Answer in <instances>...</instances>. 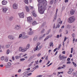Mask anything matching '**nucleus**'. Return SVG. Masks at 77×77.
Segmentation results:
<instances>
[{
  "instance_id": "obj_37",
  "label": "nucleus",
  "mask_w": 77,
  "mask_h": 77,
  "mask_svg": "<svg viewBox=\"0 0 77 77\" xmlns=\"http://www.w3.org/2000/svg\"><path fill=\"white\" fill-rule=\"evenodd\" d=\"M11 59L13 60H15V57L14 56L12 57Z\"/></svg>"
},
{
  "instance_id": "obj_2",
  "label": "nucleus",
  "mask_w": 77,
  "mask_h": 77,
  "mask_svg": "<svg viewBox=\"0 0 77 77\" xmlns=\"http://www.w3.org/2000/svg\"><path fill=\"white\" fill-rule=\"evenodd\" d=\"M75 17L73 16H72L68 19L67 21L69 23H72L75 21Z\"/></svg>"
},
{
  "instance_id": "obj_42",
  "label": "nucleus",
  "mask_w": 77,
  "mask_h": 77,
  "mask_svg": "<svg viewBox=\"0 0 77 77\" xmlns=\"http://www.w3.org/2000/svg\"><path fill=\"white\" fill-rule=\"evenodd\" d=\"M33 62H34V61L32 62V63H31V64L29 65V66H32V63H33Z\"/></svg>"
},
{
  "instance_id": "obj_50",
  "label": "nucleus",
  "mask_w": 77,
  "mask_h": 77,
  "mask_svg": "<svg viewBox=\"0 0 77 77\" xmlns=\"http://www.w3.org/2000/svg\"><path fill=\"white\" fill-rule=\"evenodd\" d=\"M72 36L73 37V38H74V36H75V34H74V33H73L72 34Z\"/></svg>"
},
{
  "instance_id": "obj_40",
  "label": "nucleus",
  "mask_w": 77,
  "mask_h": 77,
  "mask_svg": "<svg viewBox=\"0 0 77 77\" xmlns=\"http://www.w3.org/2000/svg\"><path fill=\"white\" fill-rule=\"evenodd\" d=\"M35 63H36V64L38 65V64L39 63V61H38V60H37V61H35Z\"/></svg>"
},
{
  "instance_id": "obj_11",
  "label": "nucleus",
  "mask_w": 77,
  "mask_h": 77,
  "mask_svg": "<svg viewBox=\"0 0 77 77\" xmlns=\"http://www.w3.org/2000/svg\"><path fill=\"white\" fill-rule=\"evenodd\" d=\"M58 11V9H57L56 12L55 13V14H56L55 16V18H54V20H56V19L57 18V11Z\"/></svg>"
},
{
  "instance_id": "obj_64",
  "label": "nucleus",
  "mask_w": 77,
  "mask_h": 77,
  "mask_svg": "<svg viewBox=\"0 0 77 77\" xmlns=\"http://www.w3.org/2000/svg\"><path fill=\"white\" fill-rule=\"evenodd\" d=\"M45 60H47L48 59V56L46 57L45 58Z\"/></svg>"
},
{
  "instance_id": "obj_58",
  "label": "nucleus",
  "mask_w": 77,
  "mask_h": 77,
  "mask_svg": "<svg viewBox=\"0 0 77 77\" xmlns=\"http://www.w3.org/2000/svg\"><path fill=\"white\" fill-rule=\"evenodd\" d=\"M70 58H67V61H69V60H70Z\"/></svg>"
},
{
  "instance_id": "obj_9",
  "label": "nucleus",
  "mask_w": 77,
  "mask_h": 77,
  "mask_svg": "<svg viewBox=\"0 0 77 77\" xmlns=\"http://www.w3.org/2000/svg\"><path fill=\"white\" fill-rule=\"evenodd\" d=\"M67 57H65L64 56H62L60 57V60H63V59H66Z\"/></svg>"
},
{
  "instance_id": "obj_61",
  "label": "nucleus",
  "mask_w": 77,
  "mask_h": 77,
  "mask_svg": "<svg viewBox=\"0 0 77 77\" xmlns=\"http://www.w3.org/2000/svg\"><path fill=\"white\" fill-rule=\"evenodd\" d=\"M65 3H66V2H68V0H65Z\"/></svg>"
},
{
  "instance_id": "obj_19",
  "label": "nucleus",
  "mask_w": 77,
  "mask_h": 77,
  "mask_svg": "<svg viewBox=\"0 0 77 77\" xmlns=\"http://www.w3.org/2000/svg\"><path fill=\"white\" fill-rule=\"evenodd\" d=\"M24 2L26 4H28L29 3V1L28 0H24Z\"/></svg>"
},
{
  "instance_id": "obj_12",
  "label": "nucleus",
  "mask_w": 77,
  "mask_h": 77,
  "mask_svg": "<svg viewBox=\"0 0 77 77\" xmlns=\"http://www.w3.org/2000/svg\"><path fill=\"white\" fill-rule=\"evenodd\" d=\"M38 24L35 21H33L32 22V25L33 26H35V25H36V24Z\"/></svg>"
},
{
  "instance_id": "obj_60",
  "label": "nucleus",
  "mask_w": 77,
  "mask_h": 77,
  "mask_svg": "<svg viewBox=\"0 0 77 77\" xmlns=\"http://www.w3.org/2000/svg\"><path fill=\"white\" fill-rule=\"evenodd\" d=\"M58 52V51H57L55 53V55H57V53Z\"/></svg>"
},
{
  "instance_id": "obj_5",
  "label": "nucleus",
  "mask_w": 77,
  "mask_h": 77,
  "mask_svg": "<svg viewBox=\"0 0 77 77\" xmlns=\"http://www.w3.org/2000/svg\"><path fill=\"white\" fill-rule=\"evenodd\" d=\"M32 14L33 16L35 17H37V15H36V13L35 11H32Z\"/></svg>"
},
{
  "instance_id": "obj_52",
  "label": "nucleus",
  "mask_w": 77,
  "mask_h": 77,
  "mask_svg": "<svg viewBox=\"0 0 77 77\" xmlns=\"http://www.w3.org/2000/svg\"><path fill=\"white\" fill-rule=\"evenodd\" d=\"M61 47V45H60L57 48H60Z\"/></svg>"
},
{
  "instance_id": "obj_15",
  "label": "nucleus",
  "mask_w": 77,
  "mask_h": 77,
  "mask_svg": "<svg viewBox=\"0 0 77 77\" xmlns=\"http://www.w3.org/2000/svg\"><path fill=\"white\" fill-rule=\"evenodd\" d=\"M58 21H60V22H59V24H62V21H61V20L60 19V18H59L58 19Z\"/></svg>"
},
{
  "instance_id": "obj_45",
  "label": "nucleus",
  "mask_w": 77,
  "mask_h": 77,
  "mask_svg": "<svg viewBox=\"0 0 77 77\" xmlns=\"http://www.w3.org/2000/svg\"><path fill=\"white\" fill-rule=\"evenodd\" d=\"M21 37H22V34H20L19 35V38H21Z\"/></svg>"
},
{
  "instance_id": "obj_10",
  "label": "nucleus",
  "mask_w": 77,
  "mask_h": 77,
  "mask_svg": "<svg viewBox=\"0 0 77 77\" xmlns=\"http://www.w3.org/2000/svg\"><path fill=\"white\" fill-rule=\"evenodd\" d=\"M25 9L26 10V12H29L30 11V9H29V7H27V6L25 7Z\"/></svg>"
},
{
  "instance_id": "obj_30",
  "label": "nucleus",
  "mask_w": 77,
  "mask_h": 77,
  "mask_svg": "<svg viewBox=\"0 0 77 77\" xmlns=\"http://www.w3.org/2000/svg\"><path fill=\"white\" fill-rule=\"evenodd\" d=\"M4 59H5V57H4L2 56L1 57V60H3Z\"/></svg>"
},
{
  "instance_id": "obj_21",
  "label": "nucleus",
  "mask_w": 77,
  "mask_h": 77,
  "mask_svg": "<svg viewBox=\"0 0 77 77\" xmlns=\"http://www.w3.org/2000/svg\"><path fill=\"white\" fill-rule=\"evenodd\" d=\"M53 2H54V0H51L50 2V5H52Z\"/></svg>"
},
{
  "instance_id": "obj_31",
  "label": "nucleus",
  "mask_w": 77,
  "mask_h": 77,
  "mask_svg": "<svg viewBox=\"0 0 77 77\" xmlns=\"http://www.w3.org/2000/svg\"><path fill=\"white\" fill-rule=\"evenodd\" d=\"M28 36H23L22 38L23 39H24V38H27Z\"/></svg>"
},
{
  "instance_id": "obj_59",
  "label": "nucleus",
  "mask_w": 77,
  "mask_h": 77,
  "mask_svg": "<svg viewBox=\"0 0 77 77\" xmlns=\"http://www.w3.org/2000/svg\"><path fill=\"white\" fill-rule=\"evenodd\" d=\"M50 61H48V62L47 63V64H46V65H48V64L50 63Z\"/></svg>"
},
{
  "instance_id": "obj_17",
  "label": "nucleus",
  "mask_w": 77,
  "mask_h": 77,
  "mask_svg": "<svg viewBox=\"0 0 77 77\" xmlns=\"http://www.w3.org/2000/svg\"><path fill=\"white\" fill-rule=\"evenodd\" d=\"M6 58L4 60L5 62H7L8 61V57H5Z\"/></svg>"
},
{
  "instance_id": "obj_7",
  "label": "nucleus",
  "mask_w": 77,
  "mask_h": 77,
  "mask_svg": "<svg viewBox=\"0 0 77 77\" xmlns=\"http://www.w3.org/2000/svg\"><path fill=\"white\" fill-rule=\"evenodd\" d=\"M7 3H8V2L6 1L5 0H3L2 2V5H6V4H7Z\"/></svg>"
},
{
  "instance_id": "obj_8",
  "label": "nucleus",
  "mask_w": 77,
  "mask_h": 77,
  "mask_svg": "<svg viewBox=\"0 0 77 77\" xmlns=\"http://www.w3.org/2000/svg\"><path fill=\"white\" fill-rule=\"evenodd\" d=\"M3 10V12H5H5H6V11L8 10V9L6 8H2Z\"/></svg>"
},
{
  "instance_id": "obj_4",
  "label": "nucleus",
  "mask_w": 77,
  "mask_h": 77,
  "mask_svg": "<svg viewBox=\"0 0 77 77\" xmlns=\"http://www.w3.org/2000/svg\"><path fill=\"white\" fill-rule=\"evenodd\" d=\"M27 20L28 22H31V21H33V19L32 17H27Z\"/></svg>"
},
{
  "instance_id": "obj_54",
  "label": "nucleus",
  "mask_w": 77,
  "mask_h": 77,
  "mask_svg": "<svg viewBox=\"0 0 77 77\" xmlns=\"http://www.w3.org/2000/svg\"><path fill=\"white\" fill-rule=\"evenodd\" d=\"M21 69H19L18 70V72H21Z\"/></svg>"
},
{
  "instance_id": "obj_55",
  "label": "nucleus",
  "mask_w": 77,
  "mask_h": 77,
  "mask_svg": "<svg viewBox=\"0 0 77 77\" xmlns=\"http://www.w3.org/2000/svg\"><path fill=\"white\" fill-rule=\"evenodd\" d=\"M41 54L39 53V54H38L37 56H38V57H39V56H41Z\"/></svg>"
},
{
  "instance_id": "obj_3",
  "label": "nucleus",
  "mask_w": 77,
  "mask_h": 77,
  "mask_svg": "<svg viewBox=\"0 0 77 77\" xmlns=\"http://www.w3.org/2000/svg\"><path fill=\"white\" fill-rule=\"evenodd\" d=\"M18 15L20 18H24V13L23 12L19 13Z\"/></svg>"
},
{
  "instance_id": "obj_23",
  "label": "nucleus",
  "mask_w": 77,
  "mask_h": 77,
  "mask_svg": "<svg viewBox=\"0 0 77 77\" xmlns=\"http://www.w3.org/2000/svg\"><path fill=\"white\" fill-rule=\"evenodd\" d=\"M50 47H53V42H50Z\"/></svg>"
},
{
  "instance_id": "obj_1",
  "label": "nucleus",
  "mask_w": 77,
  "mask_h": 77,
  "mask_svg": "<svg viewBox=\"0 0 77 77\" xmlns=\"http://www.w3.org/2000/svg\"><path fill=\"white\" fill-rule=\"evenodd\" d=\"M38 1L39 3L38 4V12L42 14L47 8V2L46 0H38Z\"/></svg>"
},
{
  "instance_id": "obj_16",
  "label": "nucleus",
  "mask_w": 77,
  "mask_h": 77,
  "mask_svg": "<svg viewBox=\"0 0 77 77\" xmlns=\"http://www.w3.org/2000/svg\"><path fill=\"white\" fill-rule=\"evenodd\" d=\"M8 37L10 39H14V37L12 35H9Z\"/></svg>"
},
{
  "instance_id": "obj_26",
  "label": "nucleus",
  "mask_w": 77,
  "mask_h": 77,
  "mask_svg": "<svg viewBox=\"0 0 77 77\" xmlns=\"http://www.w3.org/2000/svg\"><path fill=\"white\" fill-rule=\"evenodd\" d=\"M51 31V29H49L48 31V32H46V35H48L49 34V33H50V32Z\"/></svg>"
},
{
  "instance_id": "obj_48",
  "label": "nucleus",
  "mask_w": 77,
  "mask_h": 77,
  "mask_svg": "<svg viewBox=\"0 0 77 77\" xmlns=\"http://www.w3.org/2000/svg\"><path fill=\"white\" fill-rule=\"evenodd\" d=\"M57 49L55 48L54 50V51L55 52L56 50H57ZM57 50H59V48H57Z\"/></svg>"
},
{
  "instance_id": "obj_33",
  "label": "nucleus",
  "mask_w": 77,
  "mask_h": 77,
  "mask_svg": "<svg viewBox=\"0 0 77 77\" xmlns=\"http://www.w3.org/2000/svg\"><path fill=\"white\" fill-rule=\"evenodd\" d=\"M10 52V51H9V50H8L7 51V54H9Z\"/></svg>"
},
{
  "instance_id": "obj_14",
  "label": "nucleus",
  "mask_w": 77,
  "mask_h": 77,
  "mask_svg": "<svg viewBox=\"0 0 77 77\" xmlns=\"http://www.w3.org/2000/svg\"><path fill=\"white\" fill-rule=\"evenodd\" d=\"M45 34H44L43 35H41L39 38V39H41V38H42L43 37H45Z\"/></svg>"
},
{
  "instance_id": "obj_28",
  "label": "nucleus",
  "mask_w": 77,
  "mask_h": 77,
  "mask_svg": "<svg viewBox=\"0 0 77 77\" xmlns=\"http://www.w3.org/2000/svg\"><path fill=\"white\" fill-rule=\"evenodd\" d=\"M72 63L73 64V65L74 66H75V67H76V66H77V65H76V64L74 62L72 61Z\"/></svg>"
},
{
  "instance_id": "obj_25",
  "label": "nucleus",
  "mask_w": 77,
  "mask_h": 77,
  "mask_svg": "<svg viewBox=\"0 0 77 77\" xmlns=\"http://www.w3.org/2000/svg\"><path fill=\"white\" fill-rule=\"evenodd\" d=\"M37 38H38V36H35L34 37V38L33 39L34 41H36V39H37Z\"/></svg>"
},
{
  "instance_id": "obj_35",
  "label": "nucleus",
  "mask_w": 77,
  "mask_h": 77,
  "mask_svg": "<svg viewBox=\"0 0 77 77\" xmlns=\"http://www.w3.org/2000/svg\"><path fill=\"white\" fill-rule=\"evenodd\" d=\"M30 47V45L29 44H28L26 46V48H29Z\"/></svg>"
},
{
  "instance_id": "obj_46",
  "label": "nucleus",
  "mask_w": 77,
  "mask_h": 77,
  "mask_svg": "<svg viewBox=\"0 0 77 77\" xmlns=\"http://www.w3.org/2000/svg\"><path fill=\"white\" fill-rule=\"evenodd\" d=\"M71 72H72L70 71L69 70V71L68 72V74H71Z\"/></svg>"
},
{
  "instance_id": "obj_36",
  "label": "nucleus",
  "mask_w": 77,
  "mask_h": 77,
  "mask_svg": "<svg viewBox=\"0 0 77 77\" xmlns=\"http://www.w3.org/2000/svg\"><path fill=\"white\" fill-rule=\"evenodd\" d=\"M25 60V58H22L20 59V61H21L22 62L24 61V60Z\"/></svg>"
},
{
  "instance_id": "obj_57",
  "label": "nucleus",
  "mask_w": 77,
  "mask_h": 77,
  "mask_svg": "<svg viewBox=\"0 0 77 77\" xmlns=\"http://www.w3.org/2000/svg\"><path fill=\"white\" fill-rule=\"evenodd\" d=\"M62 69V67H61L60 66L57 68V69Z\"/></svg>"
},
{
  "instance_id": "obj_53",
  "label": "nucleus",
  "mask_w": 77,
  "mask_h": 77,
  "mask_svg": "<svg viewBox=\"0 0 77 77\" xmlns=\"http://www.w3.org/2000/svg\"><path fill=\"white\" fill-rule=\"evenodd\" d=\"M38 50V48H34V51H36Z\"/></svg>"
},
{
  "instance_id": "obj_44",
  "label": "nucleus",
  "mask_w": 77,
  "mask_h": 77,
  "mask_svg": "<svg viewBox=\"0 0 77 77\" xmlns=\"http://www.w3.org/2000/svg\"><path fill=\"white\" fill-rule=\"evenodd\" d=\"M60 27V25L59 24H58L57 25V26L55 27V29H57V27L59 28Z\"/></svg>"
},
{
  "instance_id": "obj_34",
  "label": "nucleus",
  "mask_w": 77,
  "mask_h": 77,
  "mask_svg": "<svg viewBox=\"0 0 77 77\" xmlns=\"http://www.w3.org/2000/svg\"><path fill=\"white\" fill-rule=\"evenodd\" d=\"M20 56H16L15 57V59H19V58H20Z\"/></svg>"
},
{
  "instance_id": "obj_63",
  "label": "nucleus",
  "mask_w": 77,
  "mask_h": 77,
  "mask_svg": "<svg viewBox=\"0 0 77 77\" xmlns=\"http://www.w3.org/2000/svg\"><path fill=\"white\" fill-rule=\"evenodd\" d=\"M62 53H63V54H65V51H63Z\"/></svg>"
},
{
  "instance_id": "obj_43",
  "label": "nucleus",
  "mask_w": 77,
  "mask_h": 77,
  "mask_svg": "<svg viewBox=\"0 0 77 77\" xmlns=\"http://www.w3.org/2000/svg\"><path fill=\"white\" fill-rule=\"evenodd\" d=\"M6 48H9V45H6Z\"/></svg>"
},
{
  "instance_id": "obj_18",
  "label": "nucleus",
  "mask_w": 77,
  "mask_h": 77,
  "mask_svg": "<svg viewBox=\"0 0 77 77\" xmlns=\"http://www.w3.org/2000/svg\"><path fill=\"white\" fill-rule=\"evenodd\" d=\"M51 37V35L50 36H48L47 37H46L45 39L44 40V41H46V40H47V39H48V38H50Z\"/></svg>"
},
{
  "instance_id": "obj_62",
  "label": "nucleus",
  "mask_w": 77,
  "mask_h": 77,
  "mask_svg": "<svg viewBox=\"0 0 77 77\" xmlns=\"http://www.w3.org/2000/svg\"><path fill=\"white\" fill-rule=\"evenodd\" d=\"M70 57H72V54H70L69 56Z\"/></svg>"
},
{
  "instance_id": "obj_39",
  "label": "nucleus",
  "mask_w": 77,
  "mask_h": 77,
  "mask_svg": "<svg viewBox=\"0 0 77 77\" xmlns=\"http://www.w3.org/2000/svg\"><path fill=\"white\" fill-rule=\"evenodd\" d=\"M71 72H72L73 71V69H70L69 70Z\"/></svg>"
},
{
  "instance_id": "obj_24",
  "label": "nucleus",
  "mask_w": 77,
  "mask_h": 77,
  "mask_svg": "<svg viewBox=\"0 0 77 77\" xmlns=\"http://www.w3.org/2000/svg\"><path fill=\"white\" fill-rule=\"evenodd\" d=\"M44 31H45V29H43L41 30V33H43L44 32Z\"/></svg>"
},
{
  "instance_id": "obj_6",
  "label": "nucleus",
  "mask_w": 77,
  "mask_h": 77,
  "mask_svg": "<svg viewBox=\"0 0 77 77\" xmlns=\"http://www.w3.org/2000/svg\"><path fill=\"white\" fill-rule=\"evenodd\" d=\"M13 9H17L18 8V5L16 4H14L13 5Z\"/></svg>"
},
{
  "instance_id": "obj_20",
  "label": "nucleus",
  "mask_w": 77,
  "mask_h": 77,
  "mask_svg": "<svg viewBox=\"0 0 77 77\" xmlns=\"http://www.w3.org/2000/svg\"><path fill=\"white\" fill-rule=\"evenodd\" d=\"M15 28L17 30H18V29H19V28H20V26H18V25H16Z\"/></svg>"
},
{
  "instance_id": "obj_22",
  "label": "nucleus",
  "mask_w": 77,
  "mask_h": 77,
  "mask_svg": "<svg viewBox=\"0 0 77 77\" xmlns=\"http://www.w3.org/2000/svg\"><path fill=\"white\" fill-rule=\"evenodd\" d=\"M27 50V49L24 48V49H22L21 50L22 52H24V51H26Z\"/></svg>"
},
{
  "instance_id": "obj_47",
  "label": "nucleus",
  "mask_w": 77,
  "mask_h": 77,
  "mask_svg": "<svg viewBox=\"0 0 77 77\" xmlns=\"http://www.w3.org/2000/svg\"><path fill=\"white\" fill-rule=\"evenodd\" d=\"M32 73H28L27 74V75H28V76L31 75H32Z\"/></svg>"
},
{
  "instance_id": "obj_49",
  "label": "nucleus",
  "mask_w": 77,
  "mask_h": 77,
  "mask_svg": "<svg viewBox=\"0 0 77 77\" xmlns=\"http://www.w3.org/2000/svg\"><path fill=\"white\" fill-rule=\"evenodd\" d=\"M66 39H68V38H66V37H65L64 39V41L65 42L66 40Z\"/></svg>"
},
{
  "instance_id": "obj_13",
  "label": "nucleus",
  "mask_w": 77,
  "mask_h": 77,
  "mask_svg": "<svg viewBox=\"0 0 77 77\" xmlns=\"http://www.w3.org/2000/svg\"><path fill=\"white\" fill-rule=\"evenodd\" d=\"M75 12V11H74V10H72L70 11V14L71 15H74V14Z\"/></svg>"
},
{
  "instance_id": "obj_41",
  "label": "nucleus",
  "mask_w": 77,
  "mask_h": 77,
  "mask_svg": "<svg viewBox=\"0 0 77 77\" xmlns=\"http://www.w3.org/2000/svg\"><path fill=\"white\" fill-rule=\"evenodd\" d=\"M73 51H74V49L73 48L71 49V53H72V52H73Z\"/></svg>"
},
{
  "instance_id": "obj_32",
  "label": "nucleus",
  "mask_w": 77,
  "mask_h": 77,
  "mask_svg": "<svg viewBox=\"0 0 77 77\" xmlns=\"http://www.w3.org/2000/svg\"><path fill=\"white\" fill-rule=\"evenodd\" d=\"M11 63L10 62H9L7 63V65L8 66H11Z\"/></svg>"
},
{
  "instance_id": "obj_27",
  "label": "nucleus",
  "mask_w": 77,
  "mask_h": 77,
  "mask_svg": "<svg viewBox=\"0 0 77 77\" xmlns=\"http://www.w3.org/2000/svg\"><path fill=\"white\" fill-rule=\"evenodd\" d=\"M13 18H14L12 17H9V20H10V21H11V20H13Z\"/></svg>"
},
{
  "instance_id": "obj_56",
  "label": "nucleus",
  "mask_w": 77,
  "mask_h": 77,
  "mask_svg": "<svg viewBox=\"0 0 77 77\" xmlns=\"http://www.w3.org/2000/svg\"><path fill=\"white\" fill-rule=\"evenodd\" d=\"M73 43H74V41H75V38H73Z\"/></svg>"
},
{
  "instance_id": "obj_51",
  "label": "nucleus",
  "mask_w": 77,
  "mask_h": 77,
  "mask_svg": "<svg viewBox=\"0 0 77 77\" xmlns=\"http://www.w3.org/2000/svg\"><path fill=\"white\" fill-rule=\"evenodd\" d=\"M71 63V61H67V62H66V63L67 64H69V63Z\"/></svg>"
},
{
  "instance_id": "obj_29",
  "label": "nucleus",
  "mask_w": 77,
  "mask_h": 77,
  "mask_svg": "<svg viewBox=\"0 0 77 77\" xmlns=\"http://www.w3.org/2000/svg\"><path fill=\"white\" fill-rule=\"evenodd\" d=\"M28 34L29 35H32V34H33V32H28Z\"/></svg>"
},
{
  "instance_id": "obj_38",
  "label": "nucleus",
  "mask_w": 77,
  "mask_h": 77,
  "mask_svg": "<svg viewBox=\"0 0 77 77\" xmlns=\"http://www.w3.org/2000/svg\"><path fill=\"white\" fill-rule=\"evenodd\" d=\"M65 59H63L62 61V63H65Z\"/></svg>"
}]
</instances>
